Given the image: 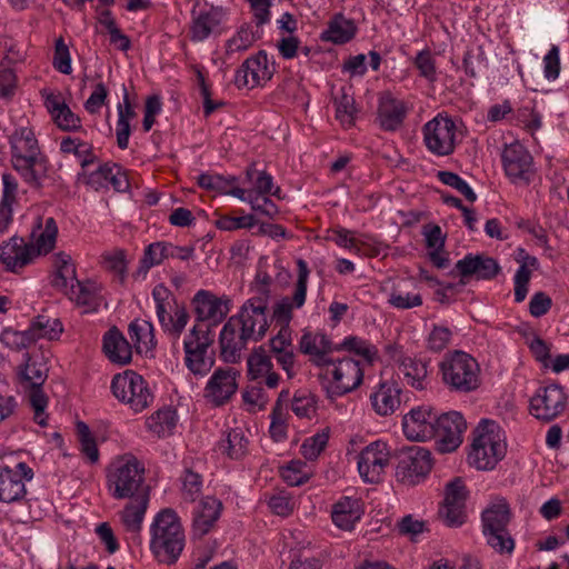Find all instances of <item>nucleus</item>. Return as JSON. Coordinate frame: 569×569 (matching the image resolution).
<instances>
[{
    "label": "nucleus",
    "mask_w": 569,
    "mask_h": 569,
    "mask_svg": "<svg viewBox=\"0 0 569 569\" xmlns=\"http://www.w3.org/2000/svg\"><path fill=\"white\" fill-rule=\"evenodd\" d=\"M11 164L22 180L34 189L42 187L47 176L48 159L41 153L32 129L21 127L10 137Z\"/></svg>",
    "instance_id": "nucleus-1"
},
{
    "label": "nucleus",
    "mask_w": 569,
    "mask_h": 569,
    "mask_svg": "<svg viewBox=\"0 0 569 569\" xmlns=\"http://www.w3.org/2000/svg\"><path fill=\"white\" fill-rule=\"evenodd\" d=\"M150 550L159 562L174 563L184 548V531L173 509L161 510L150 528Z\"/></svg>",
    "instance_id": "nucleus-2"
},
{
    "label": "nucleus",
    "mask_w": 569,
    "mask_h": 569,
    "mask_svg": "<svg viewBox=\"0 0 569 569\" xmlns=\"http://www.w3.org/2000/svg\"><path fill=\"white\" fill-rule=\"evenodd\" d=\"M107 488L114 499H130L148 493L144 482V467L133 456L114 459L107 468Z\"/></svg>",
    "instance_id": "nucleus-3"
},
{
    "label": "nucleus",
    "mask_w": 569,
    "mask_h": 569,
    "mask_svg": "<svg viewBox=\"0 0 569 569\" xmlns=\"http://www.w3.org/2000/svg\"><path fill=\"white\" fill-rule=\"evenodd\" d=\"M506 451V438L500 426L493 420H481L473 430L470 463L479 470H491L505 457Z\"/></svg>",
    "instance_id": "nucleus-4"
},
{
    "label": "nucleus",
    "mask_w": 569,
    "mask_h": 569,
    "mask_svg": "<svg viewBox=\"0 0 569 569\" xmlns=\"http://www.w3.org/2000/svg\"><path fill=\"white\" fill-rule=\"evenodd\" d=\"M321 386L330 399L357 389L363 379L360 363L352 358L332 359L319 372Z\"/></svg>",
    "instance_id": "nucleus-5"
},
{
    "label": "nucleus",
    "mask_w": 569,
    "mask_h": 569,
    "mask_svg": "<svg viewBox=\"0 0 569 569\" xmlns=\"http://www.w3.org/2000/svg\"><path fill=\"white\" fill-rule=\"evenodd\" d=\"M23 357L24 363L18 367L17 378L28 393L29 402L34 411V421L44 427L47 426L48 397L42 390V385L48 378V368L44 363L32 359L29 353H24Z\"/></svg>",
    "instance_id": "nucleus-6"
},
{
    "label": "nucleus",
    "mask_w": 569,
    "mask_h": 569,
    "mask_svg": "<svg viewBox=\"0 0 569 569\" xmlns=\"http://www.w3.org/2000/svg\"><path fill=\"white\" fill-rule=\"evenodd\" d=\"M443 383L451 391L470 392L480 385V368L475 358L463 351H455L440 362Z\"/></svg>",
    "instance_id": "nucleus-7"
},
{
    "label": "nucleus",
    "mask_w": 569,
    "mask_h": 569,
    "mask_svg": "<svg viewBox=\"0 0 569 569\" xmlns=\"http://www.w3.org/2000/svg\"><path fill=\"white\" fill-rule=\"evenodd\" d=\"M214 336L202 325H194L183 340L184 365L196 377L207 376L214 365V352L211 346Z\"/></svg>",
    "instance_id": "nucleus-8"
},
{
    "label": "nucleus",
    "mask_w": 569,
    "mask_h": 569,
    "mask_svg": "<svg viewBox=\"0 0 569 569\" xmlns=\"http://www.w3.org/2000/svg\"><path fill=\"white\" fill-rule=\"evenodd\" d=\"M482 532L487 543L499 553H510L515 548L507 527L510 509L505 499H497L482 511Z\"/></svg>",
    "instance_id": "nucleus-9"
},
{
    "label": "nucleus",
    "mask_w": 569,
    "mask_h": 569,
    "mask_svg": "<svg viewBox=\"0 0 569 569\" xmlns=\"http://www.w3.org/2000/svg\"><path fill=\"white\" fill-rule=\"evenodd\" d=\"M152 298L160 326L166 332L178 339L189 320L186 307L179 306L172 292L162 283L153 288Z\"/></svg>",
    "instance_id": "nucleus-10"
},
{
    "label": "nucleus",
    "mask_w": 569,
    "mask_h": 569,
    "mask_svg": "<svg viewBox=\"0 0 569 569\" xmlns=\"http://www.w3.org/2000/svg\"><path fill=\"white\" fill-rule=\"evenodd\" d=\"M112 393L121 402L127 403L134 412L148 408L153 395L142 376L134 371L127 370L123 375H117L111 382Z\"/></svg>",
    "instance_id": "nucleus-11"
},
{
    "label": "nucleus",
    "mask_w": 569,
    "mask_h": 569,
    "mask_svg": "<svg viewBox=\"0 0 569 569\" xmlns=\"http://www.w3.org/2000/svg\"><path fill=\"white\" fill-rule=\"evenodd\" d=\"M423 140L427 149L437 156H449L457 143V126L455 121L442 113L423 126Z\"/></svg>",
    "instance_id": "nucleus-12"
},
{
    "label": "nucleus",
    "mask_w": 569,
    "mask_h": 569,
    "mask_svg": "<svg viewBox=\"0 0 569 569\" xmlns=\"http://www.w3.org/2000/svg\"><path fill=\"white\" fill-rule=\"evenodd\" d=\"M268 302L266 298H250L231 316L240 330L251 340L260 341L267 333L269 321L267 318Z\"/></svg>",
    "instance_id": "nucleus-13"
},
{
    "label": "nucleus",
    "mask_w": 569,
    "mask_h": 569,
    "mask_svg": "<svg viewBox=\"0 0 569 569\" xmlns=\"http://www.w3.org/2000/svg\"><path fill=\"white\" fill-rule=\"evenodd\" d=\"M431 452L420 446L407 448L397 466L396 476L405 485H416L430 472L432 468Z\"/></svg>",
    "instance_id": "nucleus-14"
},
{
    "label": "nucleus",
    "mask_w": 569,
    "mask_h": 569,
    "mask_svg": "<svg viewBox=\"0 0 569 569\" xmlns=\"http://www.w3.org/2000/svg\"><path fill=\"white\" fill-rule=\"evenodd\" d=\"M192 306L196 313V325L203 328L214 327L223 321L230 311V299L218 297L211 291L199 290L192 298Z\"/></svg>",
    "instance_id": "nucleus-15"
},
{
    "label": "nucleus",
    "mask_w": 569,
    "mask_h": 569,
    "mask_svg": "<svg viewBox=\"0 0 569 569\" xmlns=\"http://www.w3.org/2000/svg\"><path fill=\"white\" fill-rule=\"evenodd\" d=\"M467 497L468 490L461 478H455L447 483L445 499L438 512L446 526L459 527L465 523Z\"/></svg>",
    "instance_id": "nucleus-16"
},
{
    "label": "nucleus",
    "mask_w": 569,
    "mask_h": 569,
    "mask_svg": "<svg viewBox=\"0 0 569 569\" xmlns=\"http://www.w3.org/2000/svg\"><path fill=\"white\" fill-rule=\"evenodd\" d=\"M466 429L467 422L458 411H450L438 416L433 437L437 439L438 451L441 453L455 451L462 443Z\"/></svg>",
    "instance_id": "nucleus-17"
},
{
    "label": "nucleus",
    "mask_w": 569,
    "mask_h": 569,
    "mask_svg": "<svg viewBox=\"0 0 569 569\" xmlns=\"http://www.w3.org/2000/svg\"><path fill=\"white\" fill-rule=\"evenodd\" d=\"M390 462V452L382 441H375L361 450L358 456L360 477L369 483H378Z\"/></svg>",
    "instance_id": "nucleus-18"
},
{
    "label": "nucleus",
    "mask_w": 569,
    "mask_h": 569,
    "mask_svg": "<svg viewBox=\"0 0 569 569\" xmlns=\"http://www.w3.org/2000/svg\"><path fill=\"white\" fill-rule=\"evenodd\" d=\"M298 279L295 284L293 296L291 298L283 297L273 306L272 319L280 328H290L289 323L292 319V310L295 308H301L306 301L309 269L307 263L301 259L298 261Z\"/></svg>",
    "instance_id": "nucleus-19"
},
{
    "label": "nucleus",
    "mask_w": 569,
    "mask_h": 569,
    "mask_svg": "<svg viewBox=\"0 0 569 569\" xmlns=\"http://www.w3.org/2000/svg\"><path fill=\"white\" fill-rule=\"evenodd\" d=\"M567 396L557 385L539 388L530 399V412L539 420L551 421L566 408Z\"/></svg>",
    "instance_id": "nucleus-20"
},
{
    "label": "nucleus",
    "mask_w": 569,
    "mask_h": 569,
    "mask_svg": "<svg viewBox=\"0 0 569 569\" xmlns=\"http://www.w3.org/2000/svg\"><path fill=\"white\" fill-rule=\"evenodd\" d=\"M438 415L429 406L412 408L402 419V429L409 440L426 441L435 437Z\"/></svg>",
    "instance_id": "nucleus-21"
},
{
    "label": "nucleus",
    "mask_w": 569,
    "mask_h": 569,
    "mask_svg": "<svg viewBox=\"0 0 569 569\" xmlns=\"http://www.w3.org/2000/svg\"><path fill=\"white\" fill-rule=\"evenodd\" d=\"M32 478L33 471L24 462H19L16 470L0 468V501L11 503L21 500L27 492L23 479Z\"/></svg>",
    "instance_id": "nucleus-22"
},
{
    "label": "nucleus",
    "mask_w": 569,
    "mask_h": 569,
    "mask_svg": "<svg viewBox=\"0 0 569 569\" xmlns=\"http://www.w3.org/2000/svg\"><path fill=\"white\" fill-rule=\"evenodd\" d=\"M501 158L505 172L512 182H529L532 158L521 143L516 141L506 146Z\"/></svg>",
    "instance_id": "nucleus-23"
},
{
    "label": "nucleus",
    "mask_w": 569,
    "mask_h": 569,
    "mask_svg": "<svg viewBox=\"0 0 569 569\" xmlns=\"http://www.w3.org/2000/svg\"><path fill=\"white\" fill-rule=\"evenodd\" d=\"M274 72V68L269 63L266 51H259L257 54L248 58L236 73V84L238 87L254 88L269 81Z\"/></svg>",
    "instance_id": "nucleus-24"
},
{
    "label": "nucleus",
    "mask_w": 569,
    "mask_h": 569,
    "mask_svg": "<svg viewBox=\"0 0 569 569\" xmlns=\"http://www.w3.org/2000/svg\"><path fill=\"white\" fill-rule=\"evenodd\" d=\"M237 371L232 368L217 369L210 377L203 397L213 406H222L237 391Z\"/></svg>",
    "instance_id": "nucleus-25"
},
{
    "label": "nucleus",
    "mask_w": 569,
    "mask_h": 569,
    "mask_svg": "<svg viewBox=\"0 0 569 569\" xmlns=\"http://www.w3.org/2000/svg\"><path fill=\"white\" fill-rule=\"evenodd\" d=\"M32 243L13 236L0 246V261L9 272L18 273L33 261Z\"/></svg>",
    "instance_id": "nucleus-26"
},
{
    "label": "nucleus",
    "mask_w": 569,
    "mask_h": 569,
    "mask_svg": "<svg viewBox=\"0 0 569 569\" xmlns=\"http://www.w3.org/2000/svg\"><path fill=\"white\" fill-rule=\"evenodd\" d=\"M300 351L310 357V361L320 370L333 359L331 353L339 350L331 340L323 333L307 331L302 335L299 343Z\"/></svg>",
    "instance_id": "nucleus-27"
},
{
    "label": "nucleus",
    "mask_w": 569,
    "mask_h": 569,
    "mask_svg": "<svg viewBox=\"0 0 569 569\" xmlns=\"http://www.w3.org/2000/svg\"><path fill=\"white\" fill-rule=\"evenodd\" d=\"M251 340L240 330L234 320L230 318L224 323L220 337L221 357L229 363L240 360L242 351Z\"/></svg>",
    "instance_id": "nucleus-28"
},
{
    "label": "nucleus",
    "mask_w": 569,
    "mask_h": 569,
    "mask_svg": "<svg viewBox=\"0 0 569 569\" xmlns=\"http://www.w3.org/2000/svg\"><path fill=\"white\" fill-rule=\"evenodd\" d=\"M227 12L221 7H212L208 11H201L194 16L190 26V39L194 42H201L211 34L221 33V24L224 21Z\"/></svg>",
    "instance_id": "nucleus-29"
},
{
    "label": "nucleus",
    "mask_w": 569,
    "mask_h": 569,
    "mask_svg": "<svg viewBox=\"0 0 569 569\" xmlns=\"http://www.w3.org/2000/svg\"><path fill=\"white\" fill-rule=\"evenodd\" d=\"M456 269L462 278L476 276L477 279L482 280L492 279L500 271L499 264L493 258L471 253L457 261Z\"/></svg>",
    "instance_id": "nucleus-30"
},
{
    "label": "nucleus",
    "mask_w": 569,
    "mask_h": 569,
    "mask_svg": "<svg viewBox=\"0 0 569 569\" xmlns=\"http://www.w3.org/2000/svg\"><path fill=\"white\" fill-rule=\"evenodd\" d=\"M58 236V227L52 217L43 220L38 217L34 221L30 238L32 243L33 257L49 253L56 244Z\"/></svg>",
    "instance_id": "nucleus-31"
},
{
    "label": "nucleus",
    "mask_w": 569,
    "mask_h": 569,
    "mask_svg": "<svg viewBox=\"0 0 569 569\" xmlns=\"http://www.w3.org/2000/svg\"><path fill=\"white\" fill-rule=\"evenodd\" d=\"M407 114L405 102L396 99L389 92L381 94L378 106V121L386 131L397 130Z\"/></svg>",
    "instance_id": "nucleus-32"
},
{
    "label": "nucleus",
    "mask_w": 569,
    "mask_h": 569,
    "mask_svg": "<svg viewBox=\"0 0 569 569\" xmlns=\"http://www.w3.org/2000/svg\"><path fill=\"white\" fill-rule=\"evenodd\" d=\"M248 375L251 379H264L269 388H276L279 383V375L274 372L271 357L263 347L256 348L247 360Z\"/></svg>",
    "instance_id": "nucleus-33"
},
{
    "label": "nucleus",
    "mask_w": 569,
    "mask_h": 569,
    "mask_svg": "<svg viewBox=\"0 0 569 569\" xmlns=\"http://www.w3.org/2000/svg\"><path fill=\"white\" fill-rule=\"evenodd\" d=\"M102 349L113 363L124 366L132 359V347L117 327H112L104 333Z\"/></svg>",
    "instance_id": "nucleus-34"
},
{
    "label": "nucleus",
    "mask_w": 569,
    "mask_h": 569,
    "mask_svg": "<svg viewBox=\"0 0 569 569\" xmlns=\"http://www.w3.org/2000/svg\"><path fill=\"white\" fill-rule=\"evenodd\" d=\"M401 389L395 381H383L378 389L370 396L373 410L379 416L392 415L401 403Z\"/></svg>",
    "instance_id": "nucleus-35"
},
{
    "label": "nucleus",
    "mask_w": 569,
    "mask_h": 569,
    "mask_svg": "<svg viewBox=\"0 0 569 569\" xmlns=\"http://www.w3.org/2000/svg\"><path fill=\"white\" fill-rule=\"evenodd\" d=\"M148 502V493L140 495V497L137 498H130V502L119 512L120 521L127 531L132 533L140 532Z\"/></svg>",
    "instance_id": "nucleus-36"
},
{
    "label": "nucleus",
    "mask_w": 569,
    "mask_h": 569,
    "mask_svg": "<svg viewBox=\"0 0 569 569\" xmlns=\"http://www.w3.org/2000/svg\"><path fill=\"white\" fill-rule=\"evenodd\" d=\"M357 32V26L351 19H347L342 13L335 14L328 22V28L322 32L321 39L335 44L349 42Z\"/></svg>",
    "instance_id": "nucleus-37"
},
{
    "label": "nucleus",
    "mask_w": 569,
    "mask_h": 569,
    "mask_svg": "<svg viewBox=\"0 0 569 569\" xmlns=\"http://www.w3.org/2000/svg\"><path fill=\"white\" fill-rule=\"evenodd\" d=\"M360 517V503L357 499L345 497L332 507V521L340 529L351 530Z\"/></svg>",
    "instance_id": "nucleus-38"
},
{
    "label": "nucleus",
    "mask_w": 569,
    "mask_h": 569,
    "mask_svg": "<svg viewBox=\"0 0 569 569\" xmlns=\"http://www.w3.org/2000/svg\"><path fill=\"white\" fill-rule=\"evenodd\" d=\"M222 505L212 497H206L200 501L193 516V528L200 535H206L220 516Z\"/></svg>",
    "instance_id": "nucleus-39"
},
{
    "label": "nucleus",
    "mask_w": 569,
    "mask_h": 569,
    "mask_svg": "<svg viewBox=\"0 0 569 569\" xmlns=\"http://www.w3.org/2000/svg\"><path fill=\"white\" fill-rule=\"evenodd\" d=\"M128 332L138 353H148L156 348L153 326L150 321L136 319L129 325Z\"/></svg>",
    "instance_id": "nucleus-40"
},
{
    "label": "nucleus",
    "mask_w": 569,
    "mask_h": 569,
    "mask_svg": "<svg viewBox=\"0 0 569 569\" xmlns=\"http://www.w3.org/2000/svg\"><path fill=\"white\" fill-rule=\"evenodd\" d=\"M428 365L425 360L406 357L399 368L409 386L417 390H425L429 385Z\"/></svg>",
    "instance_id": "nucleus-41"
},
{
    "label": "nucleus",
    "mask_w": 569,
    "mask_h": 569,
    "mask_svg": "<svg viewBox=\"0 0 569 569\" xmlns=\"http://www.w3.org/2000/svg\"><path fill=\"white\" fill-rule=\"evenodd\" d=\"M177 413L171 408H162L152 413L146 421L148 430L157 437L170 436L177 426Z\"/></svg>",
    "instance_id": "nucleus-42"
},
{
    "label": "nucleus",
    "mask_w": 569,
    "mask_h": 569,
    "mask_svg": "<svg viewBox=\"0 0 569 569\" xmlns=\"http://www.w3.org/2000/svg\"><path fill=\"white\" fill-rule=\"evenodd\" d=\"M28 330L32 341L36 342L39 339H57L61 335L63 328L59 319L51 318L46 315H39L32 320Z\"/></svg>",
    "instance_id": "nucleus-43"
},
{
    "label": "nucleus",
    "mask_w": 569,
    "mask_h": 569,
    "mask_svg": "<svg viewBox=\"0 0 569 569\" xmlns=\"http://www.w3.org/2000/svg\"><path fill=\"white\" fill-rule=\"evenodd\" d=\"M53 266L56 268V274L52 280V286L63 292L77 280L76 267L72 263L71 257L64 252L54 254Z\"/></svg>",
    "instance_id": "nucleus-44"
},
{
    "label": "nucleus",
    "mask_w": 569,
    "mask_h": 569,
    "mask_svg": "<svg viewBox=\"0 0 569 569\" xmlns=\"http://www.w3.org/2000/svg\"><path fill=\"white\" fill-rule=\"evenodd\" d=\"M118 122H117V143L120 149H127L130 137V119L136 117V112L130 104L128 93L123 97V104L118 106Z\"/></svg>",
    "instance_id": "nucleus-45"
},
{
    "label": "nucleus",
    "mask_w": 569,
    "mask_h": 569,
    "mask_svg": "<svg viewBox=\"0 0 569 569\" xmlns=\"http://www.w3.org/2000/svg\"><path fill=\"white\" fill-rule=\"evenodd\" d=\"M92 178H98L106 182H110L116 191L124 192L129 189L130 183L127 173L118 164H103L92 173Z\"/></svg>",
    "instance_id": "nucleus-46"
},
{
    "label": "nucleus",
    "mask_w": 569,
    "mask_h": 569,
    "mask_svg": "<svg viewBox=\"0 0 569 569\" xmlns=\"http://www.w3.org/2000/svg\"><path fill=\"white\" fill-rule=\"evenodd\" d=\"M63 293L78 305L88 307H96L98 305L96 287L93 283H84L77 279L63 291Z\"/></svg>",
    "instance_id": "nucleus-47"
},
{
    "label": "nucleus",
    "mask_w": 569,
    "mask_h": 569,
    "mask_svg": "<svg viewBox=\"0 0 569 569\" xmlns=\"http://www.w3.org/2000/svg\"><path fill=\"white\" fill-rule=\"evenodd\" d=\"M247 179L253 183V188L247 190V192H253L257 196L272 194L279 197L280 188L277 187L272 191L273 179L271 174L266 171H258L253 167H249L246 171Z\"/></svg>",
    "instance_id": "nucleus-48"
},
{
    "label": "nucleus",
    "mask_w": 569,
    "mask_h": 569,
    "mask_svg": "<svg viewBox=\"0 0 569 569\" xmlns=\"http://www.w3.org/2000/svg\"><path fill=\"white\" fill-rule=\"evenodd\" d=\"M219 448L231 459H240L247 452L248 440L241 430L233 429L228 432L226 439L220 441Z\"/></svg>",
    "instance_id": "nucleus-49"
},
{
    "label": "nucleus",
    "mask_w": 569,
    "mask_h": 569,
    "mask_svg": "<svg viewBox=\"0 0 569 569\" xmlns=\"http://www.w3.org/2000/svg\"><path fill=\"white\" fill-rule=\"evenodd\" d=\"M388 303L397 309H411L422 305V297L416 287L413 290L397 287L389 295Z\"/></svg>",
    "instance_id": "nucleus-50"
},
{
    "label": "nucleus",
    "mask_w": 569,
    "mask_h": 569,
    "mask_svg": "<svg viewBox=\"0 0 569 569\" xmlns=\"http://www.w3.org/2000/svg\"><path fill=\"white\" fill-rule=\"evenodd\" d=\"M256 41V36L252 28L243 24L239 28L237 33L227 41L226 54L228 57L248 50Z\"/></svg>",
    "instance_id": "nucleus-51"
},
{
    "label": "nucleus",
    "mask_w": 569,
    "mask_h": 569,
    "mask_svg": "<svg viewBox=\"0 0 569 569\" xmlns=\"http://www.w3.org/2000/svg\"><path fill=\"white\" fill-rule=\"evenodd\" d=\"M164 259H168V242H153L144 250L140 270L147 273L151 267L160 264Z\"/></svg>",
    "instance_id": "nucleus-52"
},
{
    "label": "nucleus",
    "mask_w": 569,
    "mask_h": 569,
    "mask_svg": "<svg viewBox=\"0 0 569 569\" xmlns=\"http://www.w3.org/2000/svg\"><path fill=\"white\" fill-rule=\"evenodd\" d=\"M357 109L355 99L342 90L339 98L336 99V117L342 126L350 127L355 123Z\"/></svg>",
    "instance_id": "nucleus-53"
},
{
    "label": "nucleus",
    "mask_w": 569,
    "mask_h": 569,
    "mask_svg": "<svg viewBox=\"0 0 569 569\" xmlns=\"http://www.w3.org/2000/svg\"><path fill=\"white\" fill-rule=\"evenodd\" d=\"M77 435L81 452L90 460V462H97L99 459V450L97 448L96 440L91 436L89 427L84 422L79 421L77 423Z\"/></svg>",
    "instance_id": "nucleus-54"
},
{
    "label": "nucleus",
    "mask_w": 569,
    "mask_h": 569,
    "mask_svg": "<svg viewBox=\"0 0 569 569\" xmlns=\"http://www.w3.org/2000/svg\"><path fill=\"white\" fill-rule=\"evenodd\" d=\"M329 440V432L322 430L307 438L301 445V453L308 460H315L319 457L321 451L326 448Z\"/></svg>",
    "instance_id": "nucleus-55"
},
{
    "label": "nucleus",
    "mask_w": 569,
    "mask_h": 569,
    "mask_svg": "<svg viewBox=\"0 0 569 569\" xmlns=\"http://www.w3.org/2000/svg\"><path fill=\"white\" fill-rule=\"evenodd\" d=\"M437 177L443 184L459 191L468 201L475 202L477 200V194L457 173L451 171H438Z\"/></svg>",
    "instance_id": "nucleus-56"
},
{
    "label": "nucleus",
    "mask_w": 569,
    "mask_h": 569,
    "mask_svg": "<svg viewBox=\"0 0 569 569\" xmlns=\"http://www.w3.org/2000/svg\"><path fill=\"white\" fill-rule=\"evenodd\" d=\"M343 348L349 351L355 352L358 356L365 358L368 362H371L377 355V349L367 340H363L358 337H348L343 340V342L339 346V350Z\"/></svg>",
    "instance_id": "nucleus-57"
},
{
    "label": "nucleus",
    "mask_w": 569,
    "mask_h": 569,
    "mask_svg": "<svg viewBox=\"0 0 569 569\" xmlns=\"http://www.w3.org/2000/svg\"><path fill=\"white\" fill-rule=\"evenodd\" d=\"M102 263L106 269L112 271L122 281L127 273V261L123 250H112L102 254Z\"/></svg>",
    "instance_id": "nucleus-58"
},
{
    "label": "nucleus",
    "mask_w": 569,
    "mask_h": 569,
    "mask_svg": "<svg viewBox=\"0 0 569 569\" xmlns=\"http://www.w3.org/2000/svg\"><path fill=\"white\" fill-rule=\"evenodd\" d=\"M452 332L445 326L435 325L427 339V347L433 352H440L448 347Z\"/></svg>",
    "instance_id": "nucleus-59"
},
{
    "label": "nucleus",
    "mask_w": 569,
    "mask_h": 569,
    "mask_svg": "<svg viewBox=\"0 0 569 569\" xmlns=\"http://www.w3.org/2000/svg\"><path fill=\"white\" fill-rule=\"evenodd\" d=\"M0 340L7 347L16 350H20L29 347L33 343L32 338L29 333V330L17 331L13 329H6L2 331L0 336Z\"/></svg>",
    "instance_id": "nucleus-60"
},
{
    "label": "nucleus",
    "mask_w": 569,
    "mask_h": 569,
    "mask_svg": "<svg viewBox=\"0 0 569 569\" xmlns=\"http://www.w3.org/2000/svg\"><path fill=\"white\" fill-rule=\"evenodd\" d=\"M291 409L299 418H311L316 413V400L310 393H296Z\"/></svg>",
    "instance_id": "nucleus-61"
},
{
    "label": "nucleus",
    "mask_w": 569,
    "mask_h": 569,
    "mask_svg": "<svg viewBox=\"0 0 569 569\" xmlns=\"http://www.w3.org/2000/svg\"><path fill=\"white\" fill-rule=\"evenodd\" d=\"M201 476L187 470L182 478V497L184 500L193 502L201 492Z\"/></svg>",
    "instance_id": "nucleus-62"
},
{
    "label": "nucleus",
    "mask_w": 569,
    "mask_h": 569,
    "mask_svg": "<svg viewBox=\"0 0 569 569\" xmlns=\"http://www.w3.org/2000/svg\"><path fill=\"white\" fill-rule=\"evenodd\" d=\"M53 67L63 74L72 71L69 49L62 38L56 41Z\"/></svg>",
    "instance_id": "nucleus-63"
},
{
    "label": "nucleus",
    "mask_w": 569,
    "mask_h": 569,
    "mask_svg": "<svg viewBox=\"0 0 569 569\" xmlns=\"http://www.w3.org/2000/svg\"><path fill=\"white\" fill-rule=\"evenodd\" d=\"M415 66L421 77L433 82L436 80L435 59L429 50L420 51L415 58Z\"/></svg>",
    "instance_id": "nucleus-64"
}]
</instances>
